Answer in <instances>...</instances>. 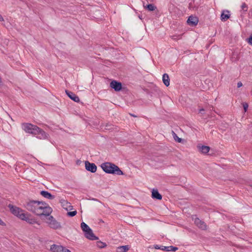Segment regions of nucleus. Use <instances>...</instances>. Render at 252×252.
<instances>
[{
    "instance_id": "nucleus-16",
    "label": "nucleus",
    "mask_w": 252,
    "mask_h": 252,
    "mask_svg": "<svg viewBox=\"0 0 252 252\" xmlns=\"http://www.w3.org/2000/svg\"><path fill=\"white\" fill-rule=\"evenodd\" d=\"M161 250L162 251H166V252H171V251L175 252L176 251L178 250V248L174 247L172 246H168V247L162 246V248H161Z\"/></svg>"
},
{
    "instance_id": "nucleus-36",
    "label": "nucleus",
    "mask_w": 252,
    "mask_h": 252,
    "mask_svg": "<svg viewBox=\"0 0 252 252\" xmlns=\"http://www.w3.org/2000/svg\"><path fill=\"white\" fill-rule=\"evenodd\" d=\"M1 85V78L0 77V85Z\"/></svg>"
},
{
    "instance_id": "nucleus-8",
    "label": "nucleus",
    "mask_w": 252,
    "mask_h": 252,
    "mask_svg": "<svg viewBox=\"0 0 252 252\" xmlns=\"http://www.w3.org/2000/svg\"><path fill=\"white\" fill-rule=\"evenodd\" d=\"M86 169L92 173H94L96 172L97 169V166L94 163H90L88 161L85 162Z\"/></svg>"
},
{
    "instance_id": "nucleus-2",
    "label": "nucleus",
    "mask_w": 252,
    "mask_h": 252,
    "mask_svg": "<svg viewBox=\"0 0 252 252\" xmlns=\"http://www.w3.org/2000/svg\"><path fill=\"white\" fill-rule=\"evenodd\" d=\"M101 167L103 170L107 173L115 174L118 175L124 174L123 171L118 166L110 162L103 163L101 165Z\"/></svg>"
},
{
    "instance_id": "nucleus-31",
    "label": "nucleus",
    "mask_w": 252,
    "mask_h": 252,
    "mask_svg": "<svg viewBox=\"0 0 252 252\" xmlns=\"http://www.w3.org/2000/svg\"><path fill=\"white\" fill-rule=\"evenodd\" d=\"M204 109L203 108L200 109L199 110V112L201 114H202L203 112H204Z\"/></svg>"
},
{
    "instance_id": "nucleus-10",
    "label": "nucleus",
    "mask_w": 252,
    "mask_h": 252,
    "mask_svg": "<svg viewBox=\"0 0 252 252\" xmlns=\"http://www.w3.org/2000/svg\"><path fill=\"white\" fill-rule=\"evenodd\" d=\"M110 86L115 91L118 92L121 90L122 88V83L115 80H113L110 84Z\"/></svg>"
},
{
    "instance_id": "nucleus-17",
    "label": "nucleus",
    "mask_w": 252,
    "mask_h": 252,
    "mask_svg": "<svg viewBox=\"0 0 252 252\" xmlns=\"http://www.w3.org/2000/svg\"><path fill=\"white\" fill-rule=\"evenodd\" d=\"M152 196L153 198L161 200L162 199L161 195L158 192V190L153 189L152 192Z\"/></svg>"
},
{
    "instance_id": "nucleus-19",
    "label": "nucleus",
    "mask_w": 252,
    "mask_h": 252,
    "mask_svg": "<svg viewBox=\"0 0 252 252\" xmlns=\"http://www.w3.org/2000/svg\"><path fill=\"white\" fill-rule=\"evenodd\" d=\"M197 147L200 152L203 154L208 153L210 150V147L207 146H198Z\"/></svg>"
},
{
    "instance_id": "nucleus-13",
    "label": "nucleus",
    "mask_w": 252,
    "mask_h": 252,
    "mask_svg": "<svg viewBox=\"0 0 252 252\" xmlns=\"http://www.w3.org/2000/svg\"><path fill=\"white\" fill-rule=\"evenodd\" d=\"M65 93L67 96L74 101L78 102L80 101L79 97L74 93L67 90H65Z\"/></svg>"
},
{
    "instance_id": "nucleus-22",
    "label": "nucleus",
    "mask_w": 252,
    "mask_h": 252,
    "mask_svg": "<svg viewBox=\"0 0 252 252\" xmlns=\"http://www.w3.org/2000/svg\"><path fill=\"white\" fill-rule=\"evenodd\" d=\"M145 9L148 10L150 11H153L157 9V7L153 4H149L146 5L143 4Z\"/></svg>"
},
{
    "instance_id": "nucleus-33",
    "label": "nucleus",
    "mask_w": 252,
    "mask_h": 252,
    "mask_svg": "<svg viewBox=\"0 0 252 252\" xmlns=\"http://www.w3.org/2000/svg\"><path fill=\"white\" fill-rule=\"evenodd\" d=\"M3 20L2 16L0 14V21H3Z\"/></svg>"
},
{
    "instance_id": "nucleus-28",
    "label": "nucleus",
    "mask_w": 252,
    "mask_h": 252,
    "mask_svg": "<svg viewBox=\"0 0 252 252\" xmlns=\"http://www.w3.org/2000/svg\"><path fill=\"white\" fill-rule=\"evenodd\" d=\"M154 248L155 249H157V250H161V248H162V246H159L158 245H155L154 246Z\"/></svg>"
},
{
    "instance_id": "nucleus-27",
    "label": "nucleus",
    "mask_w": 252,
    "mask_h": 252,
    "mask_svg": "<svg viewBox=\"0 0 252 252\" xmlns=\"http://www.w3.org/2000/svg\"><path fill=\"white\" fill-rule=\"evenodd\" d=\"M243 107L244 109L245 112L247 111L248 108V104L246 103L243 104Z\"/></svg>"
},
{
    "instance_id": "nucleus-15",
    "label": "nucleus",
    "mask_w": 252,
    "mask_h": 252,
    "mask_svg": "<svg viewBox=\"0 0 252 252\" xmlns=\"http://www.w3.org/2000/svg\"><path fill=\"white\" fill-rule=\"evenodd\" d=\"M40 194L44 197L49 199H53L55 198V196L47 191L42 190L40 192Z\"/></svg>"
},
{
    "instance_id": "nucleus-26",
    "label": "nucleus",
    "mask_w": 252,
    "mask_h": 252,
    "mask_svg": "<svg viewBox=\"0 0 252 252\" xmlns=\"http://www.w3.org/2000/svg\"><path fill=\"white\" fill-rule=\"evenodd\" d=\"M64 203L63 202L62 203L63 204V205L64 206L65 205V204L66 205V207H72V206L70 205V204L67 202H66V201H63Z\"/></svg>"
},
{
    "instance_id": "nucleus-11",
    "label": "nucleus",
    "mask_w": 252,
    "mask_h": 252,
    "mask_svg": "<svg viewBox=\"0 0 252 252\" xmlns=\"http://www.w3.org/2000/svg\"><path fill=\"white\" fill-rule=\"evenodd\" d=\"M21 220L26 221L30 224H33L37 223L36 220L34 218H31V215L28 213L25 214V217H22Z\"/></svg>"
},
{
    "instance_id": "nucleus-3",
    "label": "nucleus",
    "mask_w": 252,
    "mask_h": 252,
    "mask_svg": "<svg viewBox=\"0 0 252 252\" xmlns=\"http://www.w3.org/2000/svg\"><path fill=\"white\" fill-rule=\"evenodd\" d=\"M81 227L82 230L85 232V237L91 240H96L98 238L94 235L92 230L85 222H83L81 223Z\"/></svg>"
},
{
    "instance_id": "nucleus-12",
    "label": "nucleus",
    "mask_w": 252,
    "mask_h": 252,
    "mask_svg": "<svg viewBox=\"0 0 252 252\" xmlns=\"http://www.w3.org/2000/svg\"><path fill=\"white\" fill-rule=\"evenodd\" d=\"M198 22V19L197 17L193 16H190L187 20L188 25L192 26L197 25Z\"/></svg>"
},
{
    "instance_id": "nucleus-4",
    "label": "nucleus",
    "mask_w": 252,
    "mask_h": 252,
    "mask_svg": "<svg viewBox=\"0 0 252 252\" xmlns=\"http://www.w3.org/2000/svg\"><path fill=\"white\" fill-rule=\"evenodd\" d=\"M22 129L27 133H30L33 135L38 134V130L39 127L37 126L30 123H24L22 125Z\"/></svg>"
},
{
    "instance_id": "nucleus-24",
    "label": "nucleus",
    "mask_w": 252,
    "mask_h": 252,
    "mask_svg": "<svg viewBox=\"0 0 252 252\" xmlns=\"http://www.w3.org/2000/svg\"><path fill=\"white\" fill-rule=\"evenodd\" d=\"M173 138L174 140L179 143H181L182 141H183V139L181 138H179L174 132H173Z\"/></svg>"
},
{
    "instance_id": "nucleus-32",
    "label": "nucleus",
    "mask_w": 252,
    "mask_h": 252,
    "mask_svg": "<svg viewBox=\"0 0 252 252\" xmlns=\"http://www.w3.org/2000/svg\"><path fill=\"white\" fill-rule=\"evenodd\" d=\"M0 225H4V223L0 219Z\"/></svg>"
},
{
    "instance_id": "nucleus-14",
    "label": "nucleus",
    "mask_w": 252,
    "mask_h": 252,
    "mask_svg": "<svg viewBox=\"0 0 252 252\" xmlns=\"http://www.w3.org/2000/svg\"><path fill=\"white\" fill-rule=\"evenodd\" d=\"M38 134L37 137L40 139H44L47 138L48 134L42 129L39 128V130H38Z\"/></svg>"
},
{
    "instance_id": "nucleus-35",
    "label": "nucleus",
    "mask_w": 252,
    "mask_h": 252,
    "mask_svg": "<svg viewBox=\"0 0 252 252\" xmlns=\"http://www.w3.org/2000/svg\"><path fill=\"white\" fill-rule=\"evenodd\" d=\"M176 37V36H175V35H174V36H173L172 38H173V39H177V38Z\"/></svg>"
},
{
    "instance_id": "nucleus-38",
    "label": "nucleus",
    "mask_w": 252,
    "mask_h": 252,
    "mask_svg": "<svg viewBox=\"0 0 252 252\" xmlns=\"http://www.w3.org/2000/svg\"><path fill=\"white\" fill-rule=\"evenodd\" d=\"M131 116H132L133 117H136V116H135V115H132V114H131Z\"/></svg>"
},
{
    "instance_id": "nucleus-1",
    "label": "nucleus",
    "mask_w": 252,
    "mask_h": 252,
    "mask_svg": "<svg viewBox=\"0 0 252 252\" xmlns=\"http://www.w3.org/2000/svg\"><path fill=\"white\" fill-rule=\"evenodd\" d=\"M25 207L27 210L38 216H48L52 212V209L43 201L29 200L25 202Z\"/></svg>"
},
{
    "instance_id": "nucleus-5",
    "label": "nucleus",
    "mask_w": 252,
    "mask_h": 252,
    "mask_svg": "<svg viewBox=\"0 0 252 252\" xmlns=\"http://www.w3.org/2000/svg\"><path fill=\"white\" fill-rule=\"evenodd\" d=\"M8 207L9 208L10 211L11 213L14 215L18 217L19 219H21L22 217H25V213L24 211L22 209L14 206L12 205L9 204L8 205Z\"/></svg>"
},
{
    "instance_id": "nucleus-25",
    "label": "nucleus",
    "mask_w": 252,
    "mask_h": 252,
    "mask_svg": "<svg viewBox=\"0 0 252 252\" xmlns=\"http://www.w3.org/2000/svg\"><path fill=\"white\" fill-rule=\"evenodd\" d=\"M67 214L69 217H74L77 214V211H74L72 212H68Z\"/></svg>"
},
{
    "instance_id": "nucleus-20",
    "label": "nucleus",
    "mask_w": 252,
    "mask_h": 252,
    "mask_svg": "<svg viewBox=\"0 0 252 252\" xmlns=\"http://www.w3.org/2000/svg\"><path fill=\"white\" fill-rule=\"evenodd\" d=\"M241 17L242 18L244 17V15L243 14H245V13L248 11V5L245 3V2H243L241 6Z\"/></svg>"
},
{
    "instance_id": "nucleus-30",
    "label": "nucleus",
    "mask_w": 252,
    "mask_h": 252,
    "mask_svg": "<svg viewBox=\"0 0 252 252\" xmlns=\"http://www.w3.org/2000/svg\"><path fill=\"white\" fill-rule=\"evenodd\" d=\"M242 86H243V84L241 82H239L237 83V87L238 88H240V87H242Z\"/></svg>"
},
{
    "instance_id": "nucleus-6",
    "label": "nucleus",
    "mask_w": 252,
    "mask_h": 252,
    "mask_svg": "<svg viewBox=\"0 0 252 252\" xmlns=\"http://www.w3.org/2000/svg\"><path fill=\"white\" fill-rule=\"evenodd\" d=\"M47 223L53 229H57L61 227L60 223L58 222L52 216H48Z\"/></svg>"
},
{
    "instance_id": "nucleus-29",
    "label": "nucleus",
    "mask_w": 252,
    "mask_h": 252,
    "mask_svg": "<svg viewBox=\"0 0 252 252\" xmlns=\"http://www.w3.org/2000/svg\"><path fill=\"white\" fill-rule=\"evenodd\" d=\"M248 43L251 44V45H252V36H251L249 38H248Z\"/></svg>"
},
{
    "instance_id": "nucleus-9",
    "label": "nucleus",
    "mask_w": 252,
    "mask_h": 252,
    "mask_svg": "<svg viewBox=\"0 0 252 252\" xmlns=\"http://www.w3.org/2000/svg\"><path fill=\"white\" fill-rule=\"evenodd\" d=\"M194 221L195 224L200 229L204 230L207 229V226L205 222L200 220L199 218H195Z\"/></svg>"
},
{
    "instance_id": "nucleus-37",
    "label": "nucleus",
    "mask_w": 252,
    "mask_h": 252,
    "mask_svg": "<svg viewBox=\"0 0 252 252\" xmlns=\"http://www.w3.org/2000/svg\"><path fill=\"white\" fill-rule=\"evenodd\" d=\"M226 12L227 13H229V11H228V10H226Z\"/></svg>"
},
{
    "instance_id": "nucleus-21",
    "label": "nucleus",
    "mask_w": 252,
    "mask_h": 252,
    "mask_svg": "<svg viewBox=\"0 0 252 252\" xmlns=\"http://www.w3.org/2000/svg\"><path fill=\"white\" fill-rule=\"evenodd\" d=\"M129 249L128 245L120 246L117 248V252H127Z\"/></svg>"
},
{
    "instance_id": "nucleus-23",
    "label": "nucleus",
    "mask_w": 252,
    "mask_h": 252,
    "mask_svg": "<svg viewBox=\"0 0 252 252\" xmlns=\"http://www.w3.org/2000/svg\"><path fill=\"white\" fill-rule=\"evenodd\" d=\"M230 14H224V11L221 14V20L222 21H225L230 18Z\"/></svg>"
},
{
    "instance_id": "nucleus-34",
    "label": "nucleus",
    "mask_w": 252,
    "mask_h": 252,
    "mask_svg": "<svg viewBox=\"0 0 252 252\" xmlns=\"http://www.w3.org/2000/svg\"><path fill=\"white\" fill-rule=\"evenodd\" d=\"M102 246H100V248H103L106 245L104 243H101Z\"/></svg>"
},
{
    "instance_id": "nucleus-7",
    "label": "nucleus",
    "mask_w": 252,
    "mask_h": 252,
    "mask_svg": "<svg viewBox=\"0 0 252 252\" xmlns=\"http://www.w3.org/2000/svg\"><path fill=\"white\" fill-rule=\"evenodd\" d=\"M50 250L52 252H70V251L66 248L61 245L55 244L51 246Z\"/></svg>"
},
{
    "instance_id": "nucleus-18",
    "label": "nucleus",
    "mask_w": 252,
    "mask_h": 252,
    "mask_svg": "<svg viewBox=\"0 0 252 252\" xmlns=\"http://www.w3.org/2000/svg\"><path fill=\"white\" fill-rule=\"evenodd\" d=\"M162 81L164 84L168 87L170 84V79L167 73L163 74L162 76Z\"/></svg>"
}]
</instances>
